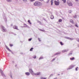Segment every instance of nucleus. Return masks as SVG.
I'll return each mask as SVG.
<instances>
[{
  "instance_id": "4",
  "label": "nucleus",
  "mask_w": 79,
  "mask_h": 79,
  "mask_svg": "<svg viewBox=\"0 0 79 79\" xmlns=\"http://www.w3.org/2000/svg\"><path fill=\"white\" fill-rule=\"evenodd\" d=\"M54 3L55 5H57V6L59 5H60V2H57L56 1H54Z\"/></svg>"
},
{
  "instance_id": "25",
  "label": "nucleus",
  "mask_w": 79,
  "mask_h": 79,
  "mask_svg": "<svg viewBox=\"0 0 79 79\" xmlns=\"http://www.w3.org/2000/svg\"><path fill=\"white\" fill-rule=\"evenodd\" d=\"M69 13H71V10H70L69 11Z\"/></svg>"
},
{
  "instance_id": "7",
  "label": "nucleus",
  "mask_w": 79,
  "mask_h": 79,
  "mask_svg": "<svg viewBox=\"0 0 79 79\" xmlns=\"http://www.w3.org/2000/svg\"><path fill=\"white\" fill-rule=\"evenodd\" d=\"M6 49H7V50H8V51H9V52H11V51L10 50V49L8 47H6Z\"/></svg>"
},
{
  "instance_id": "22",
  "label": "nucleus",
  "mask_w": 79,
  "mask_h": 79,
  "mask_svg": "<svg viewBox=\"0 0 79 79\" xmlns=\"http://www.w3.org/2000/svg\"><path fill=\"white\" fill-rule=\"evenodd\" d=\"M31 40H32V38H30V39H29L28 41H31Z\"/></svg>"
},
{
  "instance_id": "35",
  "label": "nucleus",
  "mask_w": 79,
  "mask_h": 79,
  "mask_svg": "<svg viewBox=\"0 0 79 79\" xmlns=\"http://www.w3.org/2000/svg\"><path fill=\"white\" fill-rule=\"evenodd\" d=\"M1 73H2V74H3V71H1Z\"/></svg>"
},
{
  "instance_id": "29",
  "label": "nucleus",
  "mask_w": 79,
  "mask_h": 79,
  "mask_svg": "<svg viewBox=\"0 0 79 79\" xmlns=\"http://www.w3.org/2000/svg\"><path fill=\"white\" fill-rule=\"evenodd\" d=\"M34 58H36V56H34L33 57Z\"/></svg>"
},
{
  "instance_id": "33",
  "label": "nucleus",
  "mask_w": 79,
  "mask_h": 79,
  "mask_svg": "<svg viewBox=\"0 0 79 79\" xmlns=\"http://www.w3.org/2000/svg\"><path fill=\"white\" fill-rule=\"evenodd\" d=\"M55 60V59H53L52 60V61H54Z\"/></svg>"
},
{
  "instance_id": "13",
  "label": "nucleus",
  "mask_w": 79,
  "mask_h": 79,
  "mask_svg": "<svg viewBox=\"0 0 79 79\" xmlns=\"http://www.w3.org/2000/svg\"><path fill=\"white\" fill-rule=\"evenodd\" d=\"M51 19H53L54 18V17L53 15H51Z\"/></svg>"
},
{
  "instance_id": "20",
  "label": "nucleus",
  "mask_w": 79,
  "mask_h": 79,
  "mask_svg": "<svg viewBox=\"0 0 79 79\" xmlns=\"http://www.w3.org/2000/svg\"><path fill=\"white\" fill-rule=\"evenodd\" d=\"M13 44H10V47H13Z\"/></svg>"
},
{
  "instance_id": "32",
  "label": "nucleus",
  "mask_w": 79,
  "mask_h": 79,
  "mask_svg": "<svg viewBox=\"0 0 79 79\" xmlns=\"http://www.w3.org/2000/svg\"><path fill=\"white\" fill-rule=\"evenodd\" d=\"M7 2H10V0H7Z\"/></svg>"
},
{
  "instance_id": "8",
  "label": "nucleus",
  "mask_w": 79,
  "mask_h": 79,
  "mask_svg": "<svg viewBox=\"0 0 79 79\" xmlns=\"http://www.w3.org/2000/svg\"><path fill=\"white\" fill-rule=\"evenodd\" d=\"M25 74L27 76H29V75H30V73L28 72H27L25 73Z\"/></svg>"
},
{
  "instance_id": "3",
  "label": "nucleus",
  "mask_w": 79,
  "mask_h": 79,
  "mask_svg": "<svg viewBox=\"0 0 79 79\" xmlns=\"http://www.w3.org/2000/svg\"><path fill=\"white\" fill-rule=\"evenodd\" d=\"M29 72H30L31 74H32V75L34 74V71H33V70H32V69H29Z\"/></svg>"
},
{
  "instance_id": "31",
  "label": "nucleus",
  "mask_w": 79,
  "mask_h": 79,
  "mask_svg": "<svg viewBox=\"0 0 79 79\" xmlns=\"http://www.w3.org/2000/svg\"><path fill=\"white\" fill-rule=\"evenodd\" d=\"M75 26H76V27H78V26H77V25H76Z\"/></svg>"
},
{
  "instance_id": "11",
  "label": "nucleus",
  "mask_w": 79,
  "mask_h": 79,
  "mask_svg": "<svg viewBox=\"0 0 79 79\" xmlns=\"http://www.w3.org/2000/svg\"><path fill=\"white\" fill-rule=\"evenodd\" d=\"M70 60H74V57H73L70 58Z\"/></svg>"
},
{
  "instance_id": "38",
  "label": "nucleus",
  "mask_w": 79,
  "mask_h": 79,
  "mask_svg": "<svg viewBox=\"0 0 79 79\" xmlns=\"http://www.w3.org/2000/svg\"><path fill=\"white\" fill-rule=\"evenodd\" d=\"M54 79H57V78H54Z\"/></svg>"
},
{
  "instance_id": "37",
  "label": "nucleus",
  "mask_w": 79,
  "mask_h": 79,
  "mask_svg": "<svg viewBox=\"0 0 79 79\" xmlns=\"http://www.w3.org/2000/svg\"><path fill=\"white\" fill-rule=\"evenodd\" d=\"M23 1H27V0H23Z\"/></svg>"
},
{
  "instance_id": "2",
  "label": "nucleus",
  "mask_w": 79,
  "mask_h": 79,
  "mask_svg": "<svg viewBox=\"0 0 79 79\" xmlns=\"http://www.w3.org/2000/svg\"><path fill=\"white\" fill-rule=\"evenodd\" d=\"M1 27L2 29V32H6V29H5V27H3V26H2Z\"/></svg>"
},
{
  "instance_id": "21",
  "label": "nucleus",
  "mask_w": 79,
  "mask_h": 79,
  "mask_svg": "<svg viewBox=\"0 0 79 79\" xmlns=\"http://www.w3.org/2000/svg\"><path fill=\"white\" fill-rule=\"evenodd\" d=\"M60 44L61 45H63V43L62 42H60Z\"/></svg>"
},
{
  "instance_id": "28",
  "label": "nucleus",
  "mask_w": 79,
  "mask_h": 79,
  "mask_svg": "<svg viewBox=\"0 0 79 79\" xmlns=\"http://www.w3.org/2000/svg\"><path fill=\"white\" fill-rule=\"evenodd\" d=\"M31 2H33V1H35V0H30Z\"/></svg>"
},
{
  "instance_id": "18",
  "label": "nucleus",
  "mask_w": 79,
  "mask_h": 79,
  "mask_svg": "<svg viewBox=\"0 0 79 79\" xmlns=\"http://www.w3.org/2000/svg\"><path fill=\"white\" fill-rule=\"evenodd\" d=\"M63 1L64 3H66V0H62Z\"/></svg>"
},
{
  "instance_id": "12",
  "label": "nucleus",
  "mask_w": 79,
  "mask_h": 79,
  "mask_svg": "<svg viewBox=\"0 0 79 79\" xmlns=\"http://www.w3.org/2000/svg\"><path fill=\"white\" fill-rule=\"evenodd\" d=\"M28 23H29V24H31V22H30V20H28Z\"/></svg>"
},
{
  "instance_id": "23",
  "label": "nucleus",
  "mask_w": 79,
  "mask_h": 79,
  "mask_svg": "<svg viewBox=\"0 0 79 79\" xmlns=\"http://www.w3.org/2000/svg\"><path fill=\"white\" fill-rule=\"evenodd\" d=\"M24 27H27V25L26 24H24Z\"/></svg>"
},
{
  "instance_id": "9",
  "label": "nucleus",
  "mask_w": 79,
  "mask_h": 79,
  "mask_svg": "<svg viewBox=\"0 0 79 79\" xmlns=\"http://www.w3.org/2000/svg\"><path fill=\"white\" fill-rule=\"evenodd\" d=\"M53 0H51V5H53Z\"/></svg>"
},
{
  "instance_id": "36",
  "label": "nucleus",
  "mask_w": 79,
  "mask_h": 79,
  "mask_svg": "<svg viewBox=\"0 0 79 79\" xmlns=\"http://www.w3.org/2000/svg\"><path fill=\"white\" fill-rule=\"evenodd\" d=\"M76 2H78V0H75Z\"/></svg>"
},
{
  "instance_id": "24",
  "label": "nucleus",
  "mask_w": 79,
  "mask_h": 79,
  "mask_svg": "<svg viewBox=\"0 0 79 79\" xmlns=\"http://www.w3.org/2000/svg\"><path fill=\"white\" fill-rule=\"evenodd\" d=\"M78 68V67H77L76 69H75V70L76 71H77V69Z\"/></svg>"
},
{
  "instance_id": "40",
  "label": "nucleus",
  "mask_w": 79,
  "mask_h": 79,
  "mask_svg": "<svg viewBox=\"0 0 79 79\" xmlns=\"http://www.w3.org/2000/svg\"><path fill=\"white\" fill-rule=\"evenodd\" d=\"M57 0V1H59V0Z\"/></svg>"
},
{
  "instance_id": "15",
  "label": "nucleus",
  "mask_w": 79,
  "mask_h": 79,
  "mask_svg": "<svg viewBox=\"0 0 79 79\" xmlns=\"http://www.w3.org/2000/svg\"><path fill=\"white\" fill-rule=\"evenodd\" d=\"M62 21V20L61 19H60L59 20V22L60 23V22H61Z\"/></svg>"
},
{
  "instance_id": "1",
  "label": "nucleus",
  "mask_w": 79,
  "mask_h": 79,
  "mask_svg": "<svg viewBox=\"0 0 79 79\" xmlns=\"http://www.w3.org/2000/svg\"><path fill=\"white\" fill-rule=\"evenodd\" d=\"M35 6H41L42 5V3L39 1H36L34 3Z\"/></svg>"
},
{
  "instance_id": "14",
  "label": "nucleus",
  "mask_w": 79,
  "mask_h": 79,
  "mask_svg": "<svg viewBox=\"0 0 79 79\" xmlns=\"http://www.w3.org/2000/svg\"><path fill=\"white\" fill-rule=\"evenodd\" d=\"M33 49H34V48H32L30 50V51H32V50H33Z\"/></svg>"
},
{
  "instance_id": "34",
  "label": "nucleus",
  "mask_w": 79,
  "mask_h": 79,
  "mask_svg": "<svg viewBox=\"0 0 79 79\" xmlns=\"http://www.w3.org/2000/svg\"><path fill=\"white\" fill-rule=\"evenodd\" d=\"M40 1H44V0H39Z\"/></svg>"
},
{
  "instance_id": "19",
  "label": "nucleus",
  "mask_w": 79,
  "mask_h": 79,
  "mask_svg": "<svg viewBox=\"0 0 79 79\" xmlns=\"http://www.w3.org/2000/svg\"><path fill=\"white\" fill-rule=\"evenodd\" d=\"M70 22L71 23H73V20H72V19L70 20Z\"/></svg>"
},
{
  "instance_id": "6",
  "label": "nucleus",
  "mask_w": 79,
  "mask_h": 79,
  "mask_svg": "<svg viewBox=\"0 0 79 79\" xmlns=\"http://www.w3.org/2000/svg\"><path fill=\"white\" fill-rule=\"evenodd\" d=\"M34 74L35 75H40V72H38L35 73H34Z\"/></svg>"
},
{
  "instance_id": "16",
  "label": "nucleus",
  "mask_w": 79,
  "mask_h": 79,
  "mask_svg": "<svg viewBox=\"0 0 79 79\" xmlns=\"http://www.w3.org/2000/svg\"><path fill=\"white\" fill-rule=\"evenodd\" d=\"M63 52H68V51L66 50H64L62 51Z\"/></svg>"
},
{
  "instance_id": "26",
  "label": "nucleus",
  "mask_w": 79,
  "mask_h": 79,
  "mask_svg": "<svg viewBox=\"0 0 79 79\" xmlns=\"http://www.w3.org/2000/svg\"><path fill=\"white\" fill-rule=\"evenodd\" d=\"M41 59H43V57H40L39 58V60H41Z\"/></svg>"
},
{
  "instance_id": "30",
  "label": "nucleus",
  "mask_w": 79,
  "mask_h": 79,
  "mask_svg": "<svg viewBox=\"0 0 79 79\" xmlns=\"http://www.w3.org/2000/svg\"><path fill=\"white\" fill-rule=\"evenodd\" d=\"M49 2V0H48L47 2V3H48Z\"/></svg>"
},
{
  "instance_id": "27",
  "label": "nucleus",
  "mask_w": 79,
  "mask_h": 79,
  "mask_svg": "<svg viewBox=\"0 0 79 79\" xmlns=\"http://www.w3.org/2000/svg\"><path fill=\"white\" fill-rule=\"evenodd\" d=\"M72 55V53H70L69 54V55Z\"/></svg>"
},
{
  "instance_id": "5",
  "label": "nucleus",
  "mask_w": 79,
  "mask_h": 79,
  "mask_svg": "<svg viewBox=\"0 0 79 79\" xmlns=\"http://www.w3.org/2000/svg\"><path fill=\"white\" fill-rule=\"evenodd\" d=\"M13 28L14 29H17V30H19V29H18V27L16 26H14L13 27Z\"/></svg>"
},
{
  "instance_id": "17",
  "label": "nucleus",
  "mask_w": 79,
  "mask_h": 79,
  "mask_svg": "<svg viewBox=\"0 0 79 79\" xmlns=\"http://www.w3.org/2000/svg\"><path fill=\"white\" fill-rule=\"evenodd\" d=\"M41 79H47V78H44V77H41Z\"/></svg>"
},
{
  "instance_id": "39",
  "label": "nucleus",
  "mask_w": 79,
  "mask_h": 79,
  "mask_svg": "<svg viewBox=\"0 0 79 79\" xmlns=\"http://www.w3.org/2000/svg\"><path fill=\"white\" fill-rule=\"evenodd\" d=\"M41 31H44L43 30H41Z\"/></svg>"
},
{
  "instance_id": "10",
  "label": "nucleus",
  "mask_w": 79,
  "mask_h": 79,
  "mask_svg": "<svg viewBox=\"0 0 79 79\" xmlns=\"http://www.w3.org/2000/svg\"><path fill=\"white\" fill-rule=\"evenodd\" d=\"M68 5L69 6H72V3L71 2H70V3H68Z\"/></svg>"
}]
</instances>
